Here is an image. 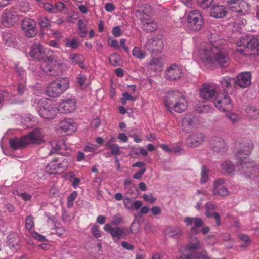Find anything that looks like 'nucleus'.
<instances>
[{"label":"nucleus","mask_w":259,"mask_h":259,"mask_svg":"<svg viewBox=\"0 0 259 259\" xmlns=\"http://www.w3.org/2000/svg\"><path fill=\"white\" fill-rule=\"evenodd\" d=\"M240 149L237 152V156L240 159V163L237 167L241 174H244L246 177L250 179H253L257 177L259 174V170L254 166V164L249 162L247 158L242 159L240 156L241 154L248 155L253 148V145L251 140H247L244 143L240 144Z\"/></svg>","instance_id":"nucleus-2"},{"label":"nucleus","mask_w":259,"mask_h":259,"mask_svg":"<svg viewBox=\"0 0 259 259\" xmlns=\"http://www.w3.org/2000/svg\"><path fill=\"white\" fill-rule=\"evenodd\" d=\"M212 148L214 152H224L226 150V143L220 137H214L211 140Z\"/></svg>","instance_id":"nucleus-29"},{"label":"nucleus","mask_w":259,"mask_h":259,"mask_svg":"<svg viewBox=\"0 0 259 259\" xmlns=\"http://www.w3.org/2000/svg\"><path fill=\"white\" fill-rule=\"evenodd\" d=\"M235 80L233 78L229 77L228 76H225L222 78L220 80V82L222 87L226 90H229V88H231V84L232 82H234Z\"/></svg>","instance_id":"nucleus-39"},{"label":"nucleus","mask_w":259,"mask_h":259,"mask_svg":"<svg viewBox=\"0 0 259 259\" xmlns=\"http://www.w3.org/2000/svg\"><path fill=\"white\" fill-rule=\"evenodd\" d=\"M34 218L29 215L25 219V227L27 230H30L34 227Z\"/></svg>","instance_id":"nucleus-52"},{"label":"nucleus","mask_w":259,"mask_h":259,"mask_svg":"<svg viewBox=\"0 0 259 259\" xmlns=\"http://www.w3.org/2000/svg\"><path fill=\"white\" fill-rule=\"evenodd\" d=\"M64 8L65 5L64 3L61 2L57 3L54 6V13L61 12Z\"/></svg>","instance_id":"nucleus-58"},{"label":"nucleus","mask_w":259,"mask_h":259,"mask_svg":"<svg viewBox=\"0 0 259 259\" xmlns=\"http://www.w3.org/2000/svg\"><path fill=\"white\" fill-rule=\"evenodd\" d=\"M70 87V80L67 77H60L54 79L47 87L46 94L51 97L57 98L63 94Z\"/></svg>","instance_id":"nucleus-7"},{"label":"nucleus","mask_w":259,"mask_h":259,"mask_svg":"<svg viewBox=\"0 0 259 259\" xmlns=\"http://www.w3.org/2000/svg\"><path fill=\"white\" fill-rule=\"evenodd\" d=\"M227 5L230 10L237 14L233 17L234 24L239 27L244 26L246 24V20L244 17L249 13L250 5L247 2L243 0H228Z\"/></svg>","instance_id":"nucleus-4"},{"label":"nucleus","mask_w":259,"mask_h":259,"mask_svg":"<svg viewBox=\"0 0 259 259\" xmlns=\"http://www.w3.org/2000/svg\"><path fill=\"white\" fill-rule=\"evenodd\" d=\"M226 14V8L222 5L214 6L210 10V15L214 18H221L225 17Z\"/></svg>","instance_id":"nucleus-32"},{"label":"nucleus","mask_w":259,"mask_h":259,"mask_svg":"<svg viewBox=\"0 0 259 259\" xmlns=\"http://www.w3.org/2000/svg\"><path fill=\"white\" fill-rule=\"evenodd\" d=\"M2 39L6 46H11L14 42V38L11 33L6 31L3 33Z\"/></svg>","instance_id":"nucleus-37"},{"label":"nucleus","mask_w":259,"mask_h":259,"mask_svg":"<svg viewBox=\"0 0 259 259\" xmlns=\"http://www.w3.org/2000/svg\"><path fill=\"white\" fill-rule=\"evenodd\" d=\"M237 45V51L243 55L252 56L259 54V40L257 38H253L249 40L245 36L238 40Z\"/></svg>","instance_id":"nucleus-8"},{"label":"nucleus","mask_w":259,"mask_h":259,"mask_svg":"<svg viewBox=\"0 0 259 259\" xmlns=\"http://www.w3.org/2000/svg\"><path fill=\"white\" fill-rule=\"evenodd\" d=\"M6 243L13 253L17 251L21 247L20 239L18 234L14 232L11 233L8 236Z\"/></svg>","instance_id":"nucleus-20"},{"label":"nucleus","mask_w":259,"mask_h":259,"mask_svg":"<svg viewBox=\"0 0 259 259\" xmlns=\"http://www.w3.org/2000/svg\"><path fill=\"white\" fill-rule=\"evenodd\" d=\"M197 121V118L193 114H187L182 119L181 122L182 129L188 132L193 128Z\"/></svg>","instance_id":"nucleus-22"},{"label":"nucleus","mask_w":259,"mask_h":259,"mask_svg":"<svg viewBox=\"0 0 259 259\" xmlns=\"http://www.w3.org/2000/svg\"><path fill=\"white\" fill-rule=\"evenodd\" d=\"M251 74L250 72H241L237 75L235 81L236 84L241 88H246L251 83Z\"/></svg>","instance_id":"nucleus-26"},{"label":"nucleus","mask_w":259,"mask_h":259,"mask_svg":"<svg viewBox=\"0 0 259 259\" xmlns=\"http://www.w3.org/2000/svg\"><path fill=\"white\" fill-rule=\"evenodd\" d=\"M54 152L58 153L61 155L68 154L71 152V149L69 147H66L65 144L61 145L56 144L53 148Z\"/></svg>","instance_id":"nucleus-35"},{"label":"nucleus","mask_w":259,"mask_h":259,"mask_svg":"<svg viewBox=\"0 0 259 259\" xmlns=\"http://www.w3.org/2000/svg\"><path fill=\"white\" fill-rule=\"evenodd\" d=\"M13 68L14 69L16 82L27 81V74L26 70L19 63H15Z\"/></svg>","instance_id":"nucleus-31"},{"label":"nucleus","mask_w":259,"mask_h":259,"mask_svg":"<svg viewBox=\"0 0 259 259\" xmlns=\"http://www.w3.org/2000/svg\"><path fill=\"white\" fill-rule=\"evenodd\" d=\"M165 106L170 112L181 113L186 110L187 102L186 98L181 93L175 91L167 96L165 100Z\"/></svg>","instance_id":"nucleus-5"},{"label":"nucleus","mask_w":259,"mask_h":259,"mask_svg":"<svg viewBox=\"0 0 259 259\" xmlns=\"http://www.w3.org/2000/svg\"><path fill=\"white\" fill-rule=\"evenodd\" d=\"M186 226H189L194 223V226L192 227L190 230L191 232L194 234H197L199 232V228L203 225V221L200 218L186 217L184 220Z\"/></svg>","instance_id":"nucleus-24"},{"label":"nucleus","mask_w":259,"mask_h":259,"mask_svg":"<svg viewBox=\"0 0 259 259\" xmlns=\"http://www.w3.org/2000/svg\"><path fill=\"white\" fill-rule=\"evenodd\" d=\"M65 46L71 49H76L79 46L78 40L76 38H73L71 39H67L65 42Z\"/></svg>","instance_id":"nucleus-45"},{"label":"nucleus","mask_w":259,"mask_h":259,"mask_svg":"<svg viewBox=\"0 0 259 259\" xmlns=\"http://www.w3.org/2000/svg\"><path fill=\"white\" fill-rule=\"evenodd\" d=\"M209 42L198 51L199 59L207 67L218 65L225 67L229 65V47L225 39L216 34L208 35Z\"/></svg>","instance_id":"nucleus-1"},{"label":"nucleus","mask_w":259,"mask_h":259,"mask_svg":"<svg viewBox=\"0 0 259 259\" xmlns=\"http://www.w3.org/2000/svg\"><path fill=\"white\" fill-rule=\"evenodd\" d=\"M163 46L162 40L158 39H149L146 44L147 49L152 52H161L163 49Z\"/></svg>","instance_id":"nucleus-28"},{"label":"nucleus","mask_w":259,"mask_h":259,"mask_svg":"<svg viewBox=\"0 0 259 259\" xmlns=\"http://www.w3.org/2000/svg\"><path fill=\"white\" fill-rule=\"evenodd\" d=\"M121 60V57L117 53H114L111 54L109 56V61L110 63L115 66H119V63Z\"/></svg>","instance_id":"nucleus-44"},{"label":"nucleus","mask_w":259,"mask_h":259,"mask_svg":"<svg viewBox=\"0 0 259 259\" xmlns=\"http://www.w3.org/2000/svg\"><path fill=\"white\" fill-rule=\"evenodd\" d=\"M133 56L139 60H142L146 57V53L143 51L140 48L138 47H135L132 51Z\"/></svg>","instance_id":"nucleus-40"},{"label":"nucleus","mask_w":259,"mask_h":259,"mask_svg":"<svg viewBox=\"0 0 259 259\" xmlns=\"http://www.w3.org/2000/svg\"><path fill=\"white\" fill-rule=\"evenodd\" d=\"M97 149V146L92 143H87L84 147V151L87 152H94Z\"/></svg>","instance_id":"nucleus-62"},{"label":"nucleus","mask_w":259,"mask_h":259,"mask_svg":"<svg viewBox=\"0 0 259 259\" xmlns=\"http://www.w3.org/2000/svg\"><path fill=\"white\" fill-rule=\"evenodd\" d=\"M212 211L213 210H206V215L209 218L213 217L216 220V224L217 226H220L221 222L219 214L217 212H213Z\"/></svg>","instance_id":"nucleus-48"},{"label":"nucleus","mask_w":259,"mask_h":259,"mask_svg":"<svg viewBox=\"0 0 259 259\" xmlns=\"http://www.w3.org/2000/svg\"><path fill=\"white\" fill-rule=\"evenodd\" d=\"M76 108V100L73 98H68L61 101L58 107V111L62 114H67L73 112Z\"/></svg>","instance_id":"nucleus-15"},{"label":"nucleus","mask_w":259,"mask_h":259,"mask_svg":"<svg viewBox=\"0 0 259 259\" xmlns=\"http://www.w3.org/2000/svg\"><path fill=\"white\" fill-rule=\"evenodd\" d=\"M214 104L220 111L226 112L233 108L232 102L229 95L226 93L218 95L215 98Z\"/></svg>","instance_id":"nucleus-12"},{"label":"nucleus","mask_w":259,"mask_h":259,"mask_svg":"<svg viewBox=\"0 0 259 259\" xmlns=\"http://www.w3.org/2000/svg\"><path fill=\"white\" fill-rule=\"evenodd\" d=\"M216 93V87L214 84H204L200 89V97L204 99L212 98Z\"/></svg>","instance_id":"nucleus-25"},{"label":"nucleus","mask_w":259,"mask_h":259,"mask_svg":"<svg viewBox=\"0 0 259 259\" xmlns=\"http://www.w3.org/2000/svg\"><path fill=\"white\" fill-rule=\"evenodd\" d=\"M213 194L214 195L226 196L229 191L225 184V180L222 178L215 180L213 182Z\"/></svg>","instance_id":"nucleus-21"},{"label":"nucleus","mask_w":259,"mask_h":259,"mask_svg":"<svg viewBox=\"0 0 259 259\" xmlns=\"http://www.w3.org/2000/svg\"><path fill=\"white\" fill-rule=\"evenodd\" d=\"M91 231L93 236L96 238H100L101 237V233L98 226H93L91 228Z\"/></svg>","instance_id":"nucleus-60"},{"label":"nucleus","mask_w":259,"mask_h":259,"mask_svg":"<svg viewBox=\"0 0 259 259\" xmlns=\"http://www.w3.org/2000/svg\"><path fill=\"white\" fill-rule=\"evenodd\" d=\"M63 61L52 56L47 57L40 66L41 70L47 75L57 76L62 74Z\"/></svg>","instance_id":"nucleus-6"},{"label":"nucleus","mask_w":259,"mask_h":259,"mask_svg":"<svg viewBox=\"0 0 259 259\" xmlns=\"http://www.w3.org/2000/svg\"><path fill=\"white\" fill-rule=\"evenodd\" d=\"M36 22L32 19L25 18L22 21L21 27L26 36L32 38L37 33Z\"/></svg>","instance_id":"nucleus-14"},{"label":"nucleus","mask_w":259,"mask_h":259,"mask_svg":"<svg viewBox=\"0 0 259 259\" xmlns=\"http://www.w3.org/2000/svg\"><path fill=\"white\" fill-rule=\"evenodd\" d=\"M104 230L109 233L113 238H117L118 240L123 238L128 234L127 228L120 227L113 228L110 224H105Z\"/></svg>","instance_id":"nucleus-16"},{"label":"nucleus","mask_w":259,"mask_h":259,"mask_svg":"<svg viewBox=\"0 0 259 259\" xmlns=\"http://www.w3.org/2000/svg\"><path fill=\"white\" fill-rule=\"evenodd\" d=\"M197 111L200 113H208L211 110V107L208 105H203L197 107Z\"/></svg>","instance_id":"nucleus-55"},{"label":"nucleus","mask_w":259,"mask_h":259,"mask_svg":"<svg viewBox=\"0 0 259 259\" xmlns=\"http://www.w3.org/2000/svg\"><path fill=\"white\" fill-rule=\"evenodd\" d=\"M69 180L71 182L72 186L74 189H76L81 183L80 179L76 177L73 172L70 173L69 175Z\"/></svg>","instance_id":"nucleus-43"},{"label":"nucleus","mask_w":259,"mask_h":259,"mask_svg":"<svg viewBox=\"0 0 259 259\" xmlns=\"http://www.w3.org/2000/svg\"><path fill=\"white\" fill-rule=\"evenodd\" d=\"M166 232L167 235L171 237H176L181 233L182 230L178 226H171L166 229Z\"/></svg>","instance_id":"nucleus-38"},{"label":"nucleus","mask_w":259,"mask_h":259,"mask_svg":"<svg viewBox=\"0 0 259 259\" xmlns=\"http://www.w3.org/2000/svg\"><path fill=\"white\" fill-rule=\"evenodd\" d=\"M195 257L194 252H189L185 250L180 256L179 259H197Z\"/></svg>","instance_id":"nucleus-54"},{"label":"nucleus","mask_w":259,"mask_h":259,"mask_svg":"<svg viewBox=\"0 0 259 259\" xmlns=\"http://www.w3.org/2000/svg\"><path fill=\"white\" fill-rule=\"evenodd\" d=\"M127 100L135 101L136 98L132 96L128 92H125L123 93L122 97L121 98V102L123 105H125Z\"/></svg>","instance_id":"nucleus-47"},{"label":"nucleus","mask_w":259,"mask_h":259,"mask_svg":"<svg viewBox=\"0 0 259 259\" xmlns=\"http://www.w3.org/2000/svg\"><path fill=\"white\" fill-rule=\"evenodd\" d=\"M38 24L41 28H47L51 26L50 19L46 16L41 17L38 19Z\"/></svg>","instance_id":"nucleus-46"},{"label":"nucleus","mask_w":259,"mask_h":259,"mask_svg":"<svg viewBox=\"0 0 259 259\" xmlns=\"http://www.w3.org/2000/svg\"><path fill=\"white\" fill-rule=\"evenodd\" d=\"M213 0H198L199 6L203 9L208 8L212 3Z\"/></svg>","instance_id":"nucleus-56"},{"label":"nucleus","mask_w":259,"mask_h":259,"mask_svg":"<svg viewBox=\"0 0 259 259\" xmlns=\"http://www.w3.org/2000/svg\"><path fill=\"white\" fill-rule=\"evenodd\" d=\"M31 236L33 238L40 242H44L46 240V239L44 236L40 235L35 231L32 232Z\"/></svg>","instance_id":"nucleus-61"},{"label":"nucleus","mask_w":259,"mask_h":259,"mask_svg":"<svg viewBox=\"0 0 259 259\" xmlns=\"http://www.w3.org/2000/svg\"><path fill=\"white\" fill-rule=\"evenodd\" d=\"M17 84V92L19 95L24 94L27 90L26 87L27 81L16 82Z\"/></svg>","instance_id":"nucleus-49"},{"label":"nucleus","mask_w":259,"mask_h":259,"mask_svg":"<svg viewBox=\"0 0 259 259\" xmlns=\"http://www.w3.org/2000/svg\"><path fill=\"white\" fill-rule=\"evenodd\" d=\"M9 144L10 147L14 150L21 149L28 145L25 136H22L20 138L15 137L10 139Z\"/></svg>","instance_id":"nucleus-30"},{"label":"nucleus","mask_w":259,"mask_h":259,"mask_svg":"<svg viewBox=\"0 0 259 259\" xmlns=\"http://www.w3.org/2000/svg\"><path fill=\"white\" fill-rule=\"evenodd\" d=\"M148 66L150 69L153 70L154 71L159 70L162 66V63L161 58H153L149 62Z\"/></svg>","instance_id":"nucleus-34"},{"label":"nucleus","mask_w":259,"mask_h":259,"mask_svg":"<svg viewBox=\"0 0 259 259\" xmlns=\"http://www.w3.org/2000/svg\"><path fill=\"white\" fill-rule=\"evenodd\" d=\"M59 129L61 133H66L67 135L72 134L77 130L76 124L71 119H65L60 123Z\"/></svg>","instance_id":"nucleus-23"},{"label":"nucleus","mask_w":259,"mask_h":259,"mask_svg":"<svg viewBox=\"0 0 259 259\" xmlns=\"http://www.w3.org/2000/svg\"><path fill=\"white\" fill-rule=\"evenodd\" d=\"M110 149L111 155H117L120 153V147L117 144H113Z\"/></svg>","instance_id":"nucleus-63"},{"label":"nucleus","mask_w":259,"mask_h":259,"mask_svg":"<svg viewBox=\"0 0 259 259\" xmlns=\"http://www.w3.org/2000/svg\"><path fill=\"white\" fill-rule=\"evenodd\" d=\"M68 166V164L67 162H65L58 158H54L52 160L47 164L46 170L49 174H53L56 173V170L59 169H66Z\"/></svg>","instance_id":"nucleus-18"},{"label":"nucleus","mask_w":259,"mask_h":259,"mask_svg":"<svg viewBox=\"0 0 259 259\" xmlns=\"http://www.w3.org/2000/svg\"><path fill=\"white\" fill-rule=\"evenodd\" d=\"M204 140L202 133H195L188 136L186 139V144L191 147H195L200 145Z\"/></svg>","instance_id":"nucleus-27"},{"label":"nucleus","mask_w":259,"mask_h":259,"mask_svg":"<svg viewBox=\"0 0 259 259\" xmlns=\"http://www.w3.org/2000/svg\"><path fill=\"white\" fill-rule=\"evenodd\" d=\"M226 112V116L227 117L232 121L233 123H236L238 119V116L232 112H229V111H227Z\"/></svg>","instance_id":"nucleus-57"},{"label":"nucleus","mask_w":259,"mask_h":259,"mask_svg":"<svg viewBox=\"0 0 259 259\" xmlns=\"http://www.w3.org/2000/svg\"><path fill=\"white\" fill-rule=\"evenodd\" d=\"M79 30V35L81 37H85L87 35V30L86 25L82 20H79L78 22Z\"/></svg>","instance_id":"nucleus-42"},{"label":"nucleus","mask_w":259,"mask_h":259,"mask_svg":"<svg viewBox=\"0 0 259 259\" xmlns=\"http://www.w3.org/2000/svg\"><path fill=\"white\" fill-rule=\"evenodd\" d=\"M21 15L15 11L6 10L3 13L1 18V24L3 27H9L18 23Z\"/></svg>","instance_id":"nucleus-11"},{"label":"nucleus","mask_w":259,"mask_h":259,"mask_svg":"<svg viewBox=\"0 0 259 259\" xmlns=\"http://www.w3.org/2000/svg\"><path fill=\"white\" fill-rule=\"evenodd\" d=\"M27 145L39 144L44 142L43 133L40 129L36 128L25 136Z\"/></svg>","instance_id":"nucleus-17"},{"label":"nucleus","mask_w":259,"mask_h":259,"mask_svg":"<svg viewBox=\"0 0 259 259\" xmlns=\"http://www.w3.org/2000/svg\"><path fill=\"white\" fill-rule=\"evenodd\" d=\"M17 195L20 197L25 201H29L31 199L32 196L26 192H18Z\"/></svg>","instance_id":"nucleus-64"},{"label":"nucleus","mask_w":259,"mask_h":259,"mask_svg":"<svg viewBox=\"0 0 259 259\" xmlns=\"http://www.w3.org/2000/svg\"><path fill=\"white\" fill-rule=\"evenodd\" d=\"M182 73L181 67L176 64H173L167 69L165 77L167 80L174 81L180 79Z\"/></svg>","instance_id":"nucleus-19"},{"label":"nucleus","mask_w":259,"mask_h":259,"mask_svg":"<svg viewBox=\"0 0 259 259\" xmlns=\"http://www.w3.org/2000/svg\"><path fill=\"white\" fill-rule=\"evenodd\" d=\"M143 198L145 201L148 202L151 204H153L156 200V198L153 197L152 194H144L143 195Z\"/></svg>","instance_id":"nucleus-59"},{"label":"nucleus","mask_w":259,"mask_h":259,"mask_svg":"<svg viewBox=\"0 0 259 259\" xmlns=\"http://www.w3.org/2000/svg\"><path fill=\"white\" fill-rule=\"evenodd\" d=\"M77 196V192L76 191H73L67 198V207H71L73 205V202Z\"/></svg>","instance_id":"nucleus-50"},{"label":"nucleus","mask_w":259,"mask_h":259,"mask_svg":"<svg viewBox=\"0 0 259 259\" xmlns=\"http://www.w3.org/2000/svg\"><path fill=\"white\" fill-rule=\"evenodd\" d=\"M208 169L205 166H203L201 173V182L202 183H205L208 181Z\"/></svg>","instance_id":"nucleus-51"},{"label":"nucleus","mask_w":259,"mask_h":259,"mask_svg":"<svg viewBox=\"0 0 259 259\" xmlns=\"http://www.w3.org/2000/svg\"><path fill=\"white\" fill-rule=\"evenodd\" d=\"M144 10L140 9L136 11V16L140 18L141 21L143 29L149 32H152L157 28L155 21L149 18L152 11L151 7L148 5H145Z\"/></svg>","instance_id":"nucleus-9"},{"label":"nucleus","mask_w":259,"mask_h":259,"mask_svg":"<svg viewBox=\"0 0 259 259\" xmlns=\"http://www.w3.org/2000/svg\"><path fill=\"white\" fill-rule=\"evenodd\" d=\"M87 81L86 75L80 73L76 77V82L81 87H83Z\"/></svg>","instance_id":"nucleus-53"},{"label":"nucleus","mask_w":259,"mask_h":259,"mask_svg":"<svg viewBox=\"0 0 259 259\" xmlns=\"http://www.w3.org/2000/svg\"><path fill=\"white\" fill-rule=\"evenodd\" d=\"M49 50L38 42L34 43L29 51L30 56L34 60L41 61L44 62L47 57V52Z\"/></svg>","instance_id":"nucleus-13"},{"label":"nucleus","mask_w":259,"mask_h":259,"mask_svg":"<svg viewBox=\"0 0 259 259\" xmlns=\"http://www.w3.org/2000/svg\"><path fill=\"white\" fill-rule=\"evenodd\" d=\"M201 247V243L198 238L192 236L190 238L189 242L187 244L185 250L190 252L192 250L198 249Z\"/></svg>","instance_id":"nucleus-33"},{"label":"nucleus","mask_w":259,"mask_h":259,"mask_svg":"<svg viewBox=\"0 0 259 259\" xmlns=\"http://www.w3.org/2000/svg\"><path fill=\"white\" fill-rule=\"evenodd\" d=\"M186 29L190 31H197L202 29L204 22L201 12L197 10L190 11L186 16Z\"/></svg>","instance_id":"nucleus-10"},{"label":"nucleus","mask_w":259,"mask_h":259,"mask_svg":"<svg viewBox=\"0 0 259 259\" xmlns=\"http://www.w3.org/2000/svg\"><path fill=\"white\" fill-rule=\"evenodd\" d=\"M83 58V56L76 53L70 54L69 56V59L74 65H77Z\"/></svg>","instance_id":"nucleus-41"},{"label":"nucleus","mask_w":259,"mask_h":259,"mask_svg":"<svg viewBox=\"0 0 259 259\" xmlns=\"http://www.w3.org/2000/svg\"><path fill=\"white\" fill-rule=\"evenodd\" d=\"M32 106L35 107L42 118L52 119L56 116L57 107L52 101L44 97L36 96L32 99Z\"/></svg>","instance_id":"nucleus-3"},{"label":"nucleus","mask_w":259,"mask_h":259,"mask_svg":"<svg viewBox=\"0 0 259 259\" xmlns=\"http://www.w3.org/2000/svg\"><path fill=\"white\" fill-rule=\"evenodd\" d=\"M221 167L223 170L225 171L230 175H234L235 172V166L232 163L228 160L224 161L221 164Z\"/></svg>","instance_id":"nucleus-36"}]
</instances>
